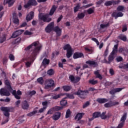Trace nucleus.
I'll return each mask as SVG.
<instances>
[{
	"label": "nucleus",
	"mask_w": 128,
	"mask_h": 128,
	"mask_svg": "<svg viewBox=\"0 0 128 128\" xmlns=\"http://www.w3.org/2000/svg\"><path fill=\"white\" fill-rule=\"evenodd\" d=\"M36 92L34 90H32L29 92V96H34V94H36Z\"/></svg>",
	"instance_id": "62"
},
{
	"label": "nucleus",
	"mask_w": 128,
	"mask_h": 128,
	"mask_svg": "<svg viewBox=\"0 0 128 128\" xmlns=\"http://www.w3.org/2000/svg\"><path fill=\"white\" fill-rule=\"evenodd\" d=\"M126 120V113H124L123 116H122L120 122H122L124 123Z\"/></svg>",
	"instance_id": "42"
},
{
	"label": "nucleus",
	"mask_w": 128,
	"mask_h": 128,
	"mask_svg": "<svg viewBox=\"0 0 128 128\" xmlns=\"http://www.w3.org/2000/svg\"><path fill=\"white\" fill-rule=\"evenodd\" d=\"M42 64L44 66H48V64H50V60H48L46 58H44L43 60Z\"/></svg>",
	"instance_id": "26"
},
{
	"label": "nucleus",
	"mask_w": 128,
	"mask_h": 128,
	"mask_svg": "<svg viewBox=\"0 0 128 128\" xmlns=\"http://www.w3.org/2000/svg\"><path fill=\"white\" fill-rule=\"evenodd\" d=\"M86 64H90V66H98V63L94 60H88L86 62Z\"/></svg>",
	"instance_id": "24"
},
{
	"label": "nucleus",
	"mask_w": 128,
	"mask_h": 128,
	"mask_svg": "<svg viewBox=\"0 0 128 128\" xmlns=\"http://www.w3.org/2000/svg\"><path fill=\"white\" fill-rule=\"evenodd\" d=\"M36 114H38V110H35L27 114L28 116H34Z\"/></svg>",
	"instance_id": "40"
},
{
	"label": "nucleus",
	"mask_w": 128,
	"mask_h": 128,
	"mask_svg": "<svg viewBox=\"0 0 128 128\" xmlns=\"http://www.w3.org/2000/svg\"><path fill=\"white\" fill-rule=\"evenodd\" d=\"M100 112H95L92 114V116L94 118H100Z\"/></svg>",
	"instance_id": "29"
},
{
	"label": "nucleus",
	"mask_w": 128,
	"mask_h": 128,
	"mask_svg": "<svg viewBox=\"0 0 128 128\" xmlns=\"http://www.w3.org/2000/svg\"><path fill=\"white\" fill-rule=\"evenodd\" d=\"M58 8V6L55 4L52 6L51 9L50 10L49 14H46L44 15H40L39 16V18L41 20H43L44 22H52V18L50 17V16H54V14L56 10Z\"/></svg>",
	"instance_id": "2"
},
{
	"label": "nucleus",
	"mask_w": 128,
	"mask_h": 128,
	"mask_svg": "<svg viewBox=\"0 0 128 128\" xmlns=\"http://www.w3.org/2000/svg\"><path fill=\"white\" fill-rule=\"evenodd\" d=\"M120 2V0L107 1L104 3V6H112V4H114V6L115 4H118Z\"/></svg>",
	"instance_id": "9"
},
{
	"label": "nucleus",
	"mask_w": 128,
	"mask_h": 128,
	"mask_svg": "<svg viewBox=\"0 0 128 128\" xmlns=\"http://www.w3.org/2000/svg\"><path fill=\"white\" fill-rule=\"evenodd\" d=\"M74 58H84V54L80 52H76L74 54Z\"/></svg>",
	"instance_id": "18"
},
{
	"label": "nucleus",
	"mask_w": 128,
	"mask_h": 128,
	"mask_svg": "<svg viewBox=\"0 0 128 128\" xmlns=\"http://www.w3.org/2000/svg\"><path fill=\"white\" fill-rule=\"evenodd\" d=\"M85 16L86 15L84 14V13H78V14L77 18L79 20H82V18H84Z\"/></svg>",
	"instance_id": "32"
},
{
	"label": "nucleus",
	"mask_w": 128,
	"mask_h": 128,
	"mask_svg": "<svg viewBox=\"0 0 128 128\" xmlns=\"http://www.w3.org/2000/svg\"><path fill=\"white\" fill-rule=\"evenodd\" d=\"M118 68H122L123 70L128 68V63H126V64H124L122 65H120Z\"/></svg>",
	"instance_id": "38"
},
{
	"label": "nucleus",
	"mask_w": 128,
	"mask_h": 128,
	"mask_svg": "<svg viewBox=\"0 0 128 128\" xmlns=\"http://www.w3.org/2000/svg\"><path fill=\"white\" fill-rule=\"evenodd\" d=\"M92 40H93V42H96L97 46L100 45V42H98V40L96 38H92Z\"/></svg>",
	"instance_id": "61"
},
{
	"label": "nucleus",
	"mask_w": 128,
	"mask_h": 128,
	"mask_svg": "<svg viewBox=\"0 0 128 128\" xmlns=\"http://www.w3.org/2000/svg\"><path fill=\"white\" fill-rule=\"evenodd\" d=\"M0 110L4 112V116L7 118L10 116V112H12L14 110L12 107H2Z\"/></svg>",
	"instance_id": "4"
},
{
	"label": "nucleus",
	"mask_w": 128,
	"mask_h": 128,
	"mask_svg": "<svg viewBox=\"0 0 128 128\" xmlns=\"http://www.w3.org/2000/svg\"><path fill=\"white\" fill-rule=\"evenodd\" d=\"M69 78L71 80V82H72L74 83V80H75V78H74V76H69Z\"/></svg>",
	"instance_id": "56"
},
{
	"label": "nucleus",
	"mask_w": 128,
	"mask_h": 128,
	"mask_svg": "<svg viewBox=\"0 0 128 128\" xmlns=\"http://www.w3.org/2000/svg\"><path fill=\"white\" fill-rule=\"evenodd\" d=\"M90 84H98V80H89Z\"/></svg>",
	"instance_id": "46"
},
{
	"label": "nucleus",
	"mask_w": 128,
	"mask_h": 128,
	"mask_svg": "<svg viewBox=\"0 0 128 128\" xmlns=\"http://www.w3.org/2000/svg\"><path fill=\"white\" fill-rule=\"evenodd\" d=\"M12 0H4V4L6 6V4H8V6L9 7L12 6L14 5V2H12Z\"/></svg>",
	"instance_id": "22"
},
{
	"label": "nucleus",
	"mask_w": 128,
	"mask_h": 128,
	"mask_svg": "<svg viewBox=\"0 0 128 128\" xmlns=\"http://www.w3.org/2000/svg\"><path fill=\"white\" fill-rule=\"evenodd\" d=\"M30 108V105L26 100H24L22 103V108L24 110H28Z\"/></svg>",
	"instance_id": "20"
},
{
	"label": "nucleus",
	"mask_w": 128,
	"mask_h": 128,
	"mask_svg": "<svg viewBox=\"0 0 128 128\" xmlns=\"http://www.w3.org/2000/svg\"><path fill=\"white\" fill-rule=\"evenodd\" d=\"M108 54V48H106L104 52V58H106Z\"/></svg>",
	"instance_id": "50"
},
{
	"label": "nucleus",
	"mask_w": 128,
	"mask_h": 128,
	"mask_svg": "<svg viewBox=\"0 0 128 128\" xmlns=\"http://www.w3.org/2000/svg\"><path fill=\"white\" fill-rule=\"evenodd\" d=\"M87 12L88 14H92L94 12V7H92V8H90L87 10Z\"/></svg>",
	"instance_id": "30"
},
{
	"label": "nucleus",
	"mask_w": 128,
	"mask_h": 128,
	"mask_svg": "<svg viewBox=\"0 0 128 128\" xmlns=\"http://www.w3.org/2000/svg\"><path fill=\"white\" fill-rule=\"evenodd\" d=\"M54 22H50L48 24L45 28V30L46 32H50L52 30H54Z\"/></svg>",
	"instance_id": "11"
},
{
	"label": "nucleus",
	"mask_w": 128,
	"mask_h": 128,
	"mask_svg": "<svg viewBox=\"0 0 128 128\" xmlns=\"http://www.w3.org/2000/svg\"><path fill=\"white\" fill-rule=\"evenodd\" d=\"M110 94H116V88H114L112 90L110 91Z\"/></svg>",
	"instance_id": "57"
},
{
	"label": "nucleus",
	"mask_w": 128,
	"mask_h": 128,
	"mask_svg": "<svg viewBox=\"0 0 128 128\" xmlns=\"http://www.w3.org/2000/svg\"><path fill=\"white\" fill-rule=\"evenodd\" d=\"M54 110H62V106H56V107L53 108Z\"/></svg>",
	"instance_id": "52"
},
{
	"label": "nucleus",
	"mask_w": 128,
	"mask_h": 128,
	"mask_svg": "<svg viewBox=\"0 0 128 128\" xmlns=\"http://www.w3.org/2000/svg\"><path fill=\"white\" fill-rule=\"evenodd\" d=\"M80 8V3H78L76 6L74 8V14L76 12H78V10Z\"/></svg>",
	"instance_id": "25"
},
{
	"label": "nucleus",
	"mask_w": 128,
	"mask_h": 128,
	"mask_svg": "<svg viewBox=\"0 0 128 128\" xmlns=\"http://www.w3.org/2000/svg\"><path fill=\"white\" fill-rule=\"evenodd\" d=\"M53 30L55 32H62V29H60V28L58 26L54 27Z\"/></svg>",
	"instance_id": "36"
},
{
	"label": "nucleus",
	"mask_w": 128,
	"mask_h": 128,
	"mask_svg": "<svg viewBox=\"0 0 128 128\" xmlns=\"http://www.w3.org/2000/svg\"><path fill=\"white\" fill-rule=\"evenodd\" d=\"M90 106V102L88 101L86 102H85L83 105V108H88Z\"/></svg>",
	"instance_id": "51"
},
{
	"label": "nucleus",
	"mask_w": 128,
	"mask_h": 128,
	"mask_svg": "<svg viewBox=\"0 0 128 128\" xmlns=\"http://www.w3.org/2000/svg\"><path fill=\"white\" fill-rule=\"evenodd\" d=\"M47 74L48 76H52L54 74V71L52 69H50L48 71Z\"/></svg>",
	"instance_id": "44"
},
{
	"label": "nucleus",
	"mask_w": 128,
	"mask_h": 128,
	"mask_svg": "<svg viewBox=\"0 0 128 128\" xmlns=\"http://www.w3.org/2000/svg\"><path fill=\"white\" fill-rule=\"evenodd\" d=\"M112 18H114L115 20H116L118 18H121L122 16H124V14L122 12H114L112 14Z\"/></svg>",
	"instance_id": "12"
},
{
	"label": "nucleus",
	"mask_w": 128,
	"mask_h": 128,
	"mask_svg": "<svg viewBox=\"0 0 128 128\" xmlns=\"http://www.w3.org/2000/svg\"><path fill=\"white\" fill-rule=\"evenodd\" d=\"M128 30V26L126 24H124L122 26V32H126Z\"/></svg>",
	"instance_id": "48"
},
{
	"label": "nucleus",
	"mask_w": 128,
	"mask_h": 128,
	"mask_svg": "<svg viewBox=\"0 0 128 128\" xmlns=\"http://www.w3.org/2000/svg\"><path fill=\"white\" fill-rule=\"evenodd\" d=\"M36 60V56H31L30 58V61H28L26 62V68H30V66H32V62H34V60Z\"/></svg>",
	"instance_id": "14"
},
{
	"label": "nucleus",
	"mask_w": 128,
	"mask_h": 128,
	"mask_svg": "<svg viewBox=\"0 0 128 128\" xmlns=\"http://www.w3.org/2000/svg\"><path fill=\"white\" fill-rule=\"evenodd\" d=\"M42 45L40 44V42H34L26 48V50H30V48H32L31 56L34 57L36 56V54L40 52V51L42 48Z\"/></svg>",
	"instance_id": "1"
},
{
	"label": "nucleus",
	"mask_w": 128,
	"mask_h": 128,
	"mask_svg": "<svg viewBox=\"0 0 128 128\" xmlns=\"http://www.w3.org/2000/svg\"><path fill=\"white\" fill-rule=\"evenodd\" d=\"M62 96V94H58V95H55L52 97V98L53 100H58V98H60V96Z\"/></svg>",
	"instance_id": "47"
},
{
	"label": "nucleus",
	"mask_w": 128,
	"mask_h": 128,
	"mask_svg": "<svg viewBox=\"0 0 128 128\" xmlns=\"http://www.w3.org/2000/svg\"><path fill=\"white\" fill-rule=\"evenodd\" d=\"M20 34H22V33H20V32H19V33L14 32L12 34L11 38H15L18 36H20Z\"/></svg>",
	"instance_id": "39"
},
{
	"label": "nucleus",
	"mask_w": 128,
	"mask_h": 128,
	"mask_svg": "<svg viewBox=\"0 0 128 128\" xmlns=\"http://www.w3.org/2000/svg\"><path fill=\"white\" fill-rule=\"evenodd\" d=\"M75 94H77V96H78L81 98H86V96L88 94V90H86L83 91L79 90L76 93H75Z\"/></svg>",
	"instance_id": "6"
},
{
	"label": "nucleus",
	"mask_w": 128,
	"mask_h": 128,
	"mask_svg": "<svg viewBox=\"0 0 128 128\" xmlns=\"http://www.w3.org/2000/svg\"><path fill=\"white\" fill-rule=\"evenodd\" d=\"M20 20H18V18L16 16V14H13V22L15 24H18V22Z\"/></svg>",
	"instance_id": "17"
},
{
	"label": "nucleus",
	"mask_w": 128,
	"mask_h": 128,
	"mask_svg": "<svg viewBox=\"0 0 128 128\" xmlns=\"http://www.w3.org/2000/svg\"><path fill=\"white\" fill-rule=\"evenodd\" d=\"M20 38H18L17 39H16L14 42L13 44H20Z\"/></svg>",
	"instance_id": "53"
},
{
	"label": "nucleus",
	"mask_w": 128,
	"mask_h": 128,
	"mask_svg": "<svg viewBox=\"0 0 128 128\" xmlns=\"http://www.w3.org/2000/svg\"><path fill=\"white\" fill-rule=\"evenodd\" d=\"M46 84L44 86L45 90H48V88H50L52 86H54V80L52 79H48L45 81Z\"/></svg>",
	"instance_id": "7"
},
{
	"label": "nucleus",
	"mask_w": 128,
	"mask_h": 128,
	"mask_svg": "<svg viewBox=\"0 0 128 128\" xmlns=\"http://www.w3.org/2000/svg\"><path fill=\"white\" fill-rule=\"evenodd\" d=\"M20 100H18L15 102V106L17 108H18L20 106Z\"/></svg>",
	"instance_id": "59"
},
{
	"label": "nucleus",
	"mask_w": 128,
	"mask_h": 128,
	"mask_svg": "<svg viewBox=\"0 0 128 128\" xmlns=\"http://www.w3.org/2000/svg\"><path fill=\"white\" fill-rule=\"evenodd\" d=\"M114 60V55L110 54L108 58V62H109V64L112 62Z\"/></svg>",
	"instance_id": "27"
},
{
	"label": "nucleus",
	"mask_w": 128,
	"mask_h": 128,
	"mask_svg": "<svg viewBox=\"0 0 128 128\" xmlns=\"http://www.w3.org/2000/svg\"><path fill=\"white\" fill-rule=\"evenodd\" d=\"M110 23L108 22L106 24H100V28H108V26H110Z\"/></svg>",
	"instance_id": "31"
},
{
	"label": "nucleus",
	"mask_w": 128,
	"mask_h": 128,
	"mask_svg": "<svg viewBox=\"0 0 128 128\" xmlns=\"http://www.w3.org/2000/svg\"><path fill=\"white\" fill-rule=\"evenodd\" d=\"M84 50H86V52H90V54H92V52H94V50H92L90 49L88 47H85Z\"/></svg>",
	"instance_id": "49"
},
{
	"label": "nucleus",
	"mask_w": 128,
	"mask_h": 128,
	"mask_svg": "<svg viewBox=\"0 0 128 128\" xmlns=\"http://www.w3.org/2000/svg\"><path fill=\"white\" fill-rule=\"evenodd\" d=\"M66 104H68V102L66 100V98H64L62 99V100L60 101V104L62 106H66Z\"/></svg>",
	"instance_id": "33"
},
{
	"label": "nucleus",
	"mask_w": 128,
	"mask_h": 128,
	"mask_svg": "<svg viewBox=\"0 0 128 128\" xmlns=\"http://www.w3.org/2000/svg\"><path fill=\"white\" fill-rule=\"evenodd\" d=\"M104 106L105 108H110L111 105H110V102H108L104 104Z\"/></svg>",
	"instance_id": "64"
},
{
	"label": "nucleus",
	"mask_w": 128,
	"mask_h": 128,
	"mask_svg": "<svg viewBox=\"0 0 128 128\" xmlns=\"http://www.w3.org/2000/svg\"><path fill=\"white\" fill-rule=\"evenodd\" d=\"M118 38L123 42H126V36L124 35L120 34L118 36Z\"/></svg>",
	"instance_id": "28"
},
{
	"label": "nucleus",
	"mask_w": 128,
	"mask_h": 128,
	"mask_svg": "<svg viewBox=\"0 0 128 128\" xmlns=\"http://www.w3.org/2000/svg\"><path fill=\"white\" fill-rule=\"evenodd\" d=\"M54 108H50L48 110V112H47V114H52V112H54Z\"/></svg>",
	"instance_id": "60"
},
{
	"label": "nucleus",
	"mask_w": 128,
	"mask_h": 128,
	"mask_svg": "<svg viewBox=\"0 0 128 128\" xmlns=\"http://www.w3.org/2000/svg\"><path fill=\"white\" fill-rule=\"evenodd\" d=\"M71 114H72V112H70V110L68 109V110L66 112V118H68L70 116Z\"/></svg>",
	"instance_id": "34"
},
{
	"label": "nucleus",
	"mask_w": 128,
	"mask_h": 128,
	"mask_svg": "<svg viewBox=\"0 0 128 128\" xmlns=\"http://www.w3.org/2000/svg\"><path fill=\"white\" fill-rule=\"evenodd\" d=\"M38 6V2L36 0H28L26 4L24 5V8H28L30 6Z\"/></svg>",
	"instance_id": "8"
},
{
	"label": "nucleus",
	"mask_w": 128,
	"mask_h": 128,
	"mask_svg": "<svg viewBox=\"0 0 128 128\" xmlns=\"http://www.w3.org/2000/svg\"><path fill=\"white\" fill-rule=\"evenodd\" d=\"M65 98L74 99V96L73 94H66V97H65Z\"/></svg>",
	"instance_id": "43"
},
{
	"label": "nucleus",
	"mask_w": 128,
	"mask_h": 128,
	"mask_svg": "<svg viewBox=\"0 0 128 128\" xmlns=\"http://www.w3.org/2000/svg\"><path fill=\"white\" fill-rule=\"evenodd\" d=\"M34 12L32 11L30 12L29 14H28L26 16V20L27 22H30L34 18Z\"/></svg>",
	"instance_id": "13"
},
{
	"label": "nucleus",
	"mask_w": 128,
	"mask_h": 128,
	"mask_svg": "<svg viewBox=\"0 0 128 128\" xmlns=\"http://www.w3.org/2000/svg\"><path fill=\"white\" fill-rule=\"evenodd\" d=\"M6 40V35L4 34L0 37V44H2Z\"/></svg>",
	"instance_id": "35"
},
{
	"label": "nucleus",
	"mask_w": 128,
	"mask_h": 128,
	"mask_svg": "<svg viewBox=\"0 0 128 128\" xmlns=\"http://www.w3.org/2000/svg\"><path fill=\"white\" fill-rule=\"evenodd\" d=\"M5 84L8 86V90L10 92H12L13 96H14L16 100H20V96H22V92L20 90H18L17 92L16 90H12V86H10V82L8 80H5Z\"/></svg>",
	"instance_id": "3"
},
{
	"label": "nucleus",
	"mask_w": 128,
	"mask_h": 128,
	"mask_svg": "<svg viewBox=\"0 0 128 128\" xmlns=\"http://www.w3.org/2000/svg\"><path fill=\"white\" fill-rule=\"evenodd\" d=\"M124 10V6H119L117 8V10L118 12H122V10Z\"/></svg>",
	"instance_id": "45"
},
{
	"label": "nucleus",
	"mask_w": 128,
	"mask_h": 128,
	"mask_svg": "<svg viewBox=\"0 0 128 128\" xmlns=\"http://www.w3.org/2000/svg\"><path fill=\"white\" fill-rule=\"evenodd\" d=\"M60 112H55L52 116V118L54 120H60Z\"/></svg>",
	"instance_id": "15"
},
{
	"label": "nucleus",
	"mask_w": 128,
	"mask_h": 128,
	"mask_svg": "<svg viewBox=\"0 0 128 128\" xmlns=\"http://www.w3.org/2000/svg\"><path fill=\"white\" fill-rule=\"evenodd\" d=\"M84 114V112L77 114L76 116H74V120H82Z\"/></svg>",
	"instance_id": "16"
},
{
	"label": "nucleus",
	"mask_w": 128,
	"mask_h": 128,
	"mask_svg": "<svg viewBox=\"0 0 128 128\" xmlns=\"http://www.w3.org/2000/svg\"><path fill=\"white\" fill-rule=\"evenodd\" d=\"M106 112H102L101 114H100V117L101 118L102 120H106V118H108L112 116H106Z\"/></svg>",
	"instance_id": "23"
},
{
	"label": "nucleus",
	"mask_w": 128,
	"mask_h": 128,
	"mask_svg": "<svg viewBox=\"0 0 128 128\" xmlns=\"http://www.w3.org/2000/svg\"><path fill=\"white\" fill-rule=\"evenodd\" d=\"M0 96H10V93L6 88H1L0 90Z\"/></svg>",
	"instance_id": "10"
},
{
	"label": "nucleus",
	"mask_w": 128,
	"mask_h": 128,
	"mask_svg": "<svg viewBox=\"0 0 128 128\" xmlns=\"http://www.w3.org/2000/svg\"><path fill=\"white\" fill-rule=\"evenodd\" d=\"M7 62H8V58L5 57L3 59V64H6Z\"/></svg>",
	"instance_id": "63"
},
{
	"label": "nucleus",
	"mask_w": 128,
	"mask_h": 128,
	"mask_svg": "<svg viewBox=\"0 0 128 128\" xmlns=\"http://www.w3.org/2000/svg\"><path fill=\"white\" fill-rule=\"evenodd\" d=\"M37 82L40 84H44V78L42 77H40L37 79Z\"/></svg>",
	"instance_id": "37"
},
{
	"label": "nucleus",
	"mask_w": 128,
	"mask_h": 128,
	"mask_svg": "<svg viewBox=\"0 0 128 128\" xmlns=\"http://www.w3.org/2000/svg\"><path fill=\"white\" fill-rule=\"evenodd\" d=\"M64 50H66V56L68 58L72 56V49L70 45L67 44L64 47Z\"/></svg>",
	"instance_id": "5"
},
{
	"label": "nucleus",
	"mask_w": 128,
	"mask_h": 128,
	"mask_svg": "<svg viewBox=\"0 0 128 128\" xmlns=\"http://www.w3.org/2000/svg\"><path fill=\"white\" fill-rule=\"evenodd\" d=\"M10 60H14V56L12 54H10L8 56Z\"/></svg>",
	"instance_id": "58"
},
{
	"label": "nucleus",
	"mask_w": 128,
	"mask_h": 128,
	"mask_svg": "<svg viewBox=\"0 0 128 128\" xmlns=\"http://www.w3.org/2000/svg\"><path fill=\"white\" fill-rule=\"evenodd\" d=\"M116 60L118 62H120L122 61V57L120 56H118L116 58Z\"/></svg>",
	"instance_id": "55"
},
{
	"label": "nucleus",
	"mask_w": 128,
	"mask_h": 128,
	"mask_svg": "<svg viewBox=\"0 0 128 128\" xmlns=\"http://www.w3.org/2000/svg\"><path fill=\"white\" fill-rule=\"evenodd\" d=\"M96 102H99V104H104V102H108V100L104 98H98L96 100Z\"/></svg>",
	"instance_id": "21"
},
{
	"label": "nucleus",
	"mask_w": 128,
	"mask_h": 128,
	"mask_svg": "<svg viewBox=\"0 0 128 128\" xmlns=\"http://www.w3.org/2000/svg\"><path fill=\"white\" fill-rule=\"evenodd\" d=\"M42 105L43 106V108H45L46 109V108H48V102H43Z\"/></svg>",
	"instance_id": "54"
},
{
	"label": "nucleus",
	"mask_w": 128,
	"mask_h": 128,
	"mask_svg": "<svg viewBox=\"0 0 128 128\" xmlns=\"http://www.w3.org/2000/svg\"><path fill=\"white\" fill-rule=\"evenodd\" d=\"M94 74H95L96 78H99V80H102V76L100 74V70H97L96 71H94Z\"/></svg>",
	"instance_id": "19"
},
{
	"label": "nucleus",
	"mask_w": 128,
	"mask_h": 128,
	"mask_svg": "<svg viewBox=\"0 0 128 128\" xmlns=\"http://www.w3.org/2000/svg\"><path fill=\"white\" fill-rule=\"evenodd\" d=\"M62 88L65 92H68L69 90H70L72 88L70 86H62Z\"/></svg>",
	"instance_id": "41"
}]
</instances>
